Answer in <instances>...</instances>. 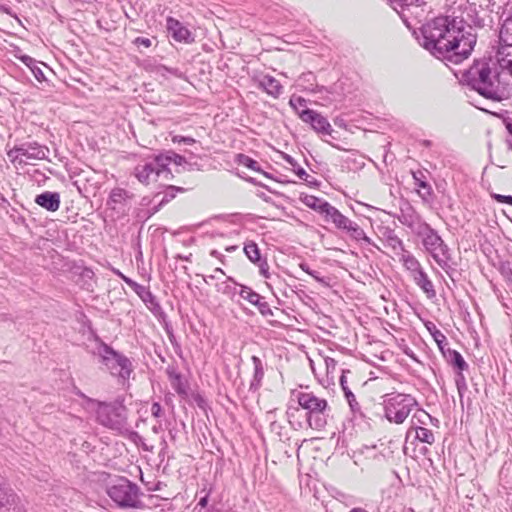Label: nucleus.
<instances>
[{
    "mask_svg": "<svg viewBox=\"0 0 512 512\" xmlns=\"http://www.w3.org/2000/svg\"><path fill=\"white\" fill-rule=\"evenodd\" d=\"M471 30L463 19L438 16L422 25L420 43L434 57L458 64L469 57L476 44Z\"/></svg>",
    "mask_w": 512,
    "mask_h": 512,
    "instance_id": "nucleus-1",
    "label": "nucleus"
},
{
    "mask_svg": "<svg viewBox=\"0 0 512 512\" xmlns=\"http://www.w3.org/2000/svg\"><path fill=\"white\" fill-rule=\"evenodd\" d=\"M467 81L473 90L487 99L502 101L511 96V88L502 80L501 73L492 71L486 63L471 67Z\"/></svg>",
    "mask_w": 512,
    "mask_h": 512,
    "instance_id": "nucleus-2",
    "label": "nucleus"
},
{
    "mask_svg": "<svg viewBox=\"0 0 512 512\" xmlns=\"http://www.w3.org/2000/svg\"><path fill=\"white\" fill-rule=\"evenodd\" d=\"M299 406L307 411V423L310 428L322 430L328 423L331 407L325 398L312 391L293 392Z\"/></svg>",
    "mask_w": 512,
    "mask_h": 512,
    "instance_id": "nucleus-3",
    "label": "nucleus"
},
{
    "mask_svg": "<svg viewBox=\"0 0 512 512\" xmlns=\"http://www.w3.org/2000/svg\"><path fill=\"white\" fill-rule=\"evenodd\" d=\"M384 416L390 423L402 424L418 405L410 394L391 392L382 396Z\"/></svg>",
    "mask_w": 512,
    "mask_h": 512,
    "instance_id": "nucleus-4",
    "label": "nucleus"
},
{
    "mask_svg": "<svg viewBox=\"0 0 512 512\" xmlns=\"http://www.w3.org/2000/svg\"><path fill=\"white\" fill-rule=\"evenodd\" d=\"M96 407V419L99 424L117 432L127 429V409L119 401L112 403L99 402L89 399Z\"/></svg>",
    "mask_w": 512,
    "mask_h": 512,
    "instance_id": "nucleus-5",
    "label": "nucleus"
},
{
    "mask_svg": "<svg viewBox=\"0 0 512 512\" xmlns=\"http://www.w3.org/2000/svg\"><path fill=\"white\" fill-rule=\"evenodd\" d=\"M94 354L100 358L102 364L105 365L113 376H117L123 381L130 377L132 364L123 354L116 352L105 343H100Z\"/></svg>",
    "mask_w": 512,
    "mask_h": 512,
    "instance_id": "nucleus-6",
    "label": "nucleus"
},
{
    "mask_svg": "<svg viewBox=\"0 0 512 512\" xmlns=\"http://www.w3.org/2000/svg\"><path fill=\"white\" fill-rule=\"evenodd\" d=\"M417 236L421 238L425 251L432 256L435 262L442 269L448 268L451 260L449 248L437 231L428 224Z\"/></svg>",
    "mask_w": 512,
    "mask_h": 512,
    "instance_id": "nucleus-7",
    "label": "nucleus"
},
{
    "mask_svg": "<svg viewBox=\"0 0 512 512\" xmlns=\"http://www.w3.org/2000/svg\"><path fill=\"white\" fill-rule=\"evenodd\" d=\"M107 493L109 497L120 507H141V501L139 500V487L126 478L117 479L115 483L108 487Z\"/></svg>",
    "mask_w": 512,
    "mask_h": 512,
    "instance_id": "nucleus-8",
    "label": "nucleus"
},
{
    "mask_svg": "<svg viewBox=\"0 0 512 512\" xmlns=\"http://www.w3.org/2000/svg\"><path fill=\"white\" fill-rule=\"evenodd\" d=\"M49 148L37 142H27L14 146L7 152L10 161L15 165H27L33 161L48 157Z\"/></svg>",
    "mask_w": 512,
    "mask_h": 512,
    "instance_id": "nucleus-9",
    "label": "nucleus"
},
{
    "mask_svg": "<svg viewBox=\"0 0 512 512\" xmlns=\"http://www.w3.org/2000/svg\"><path fill=\"white\" fill-rule=\"evenodd\" d=\"M162 160H159L156 156L153 159L143 161L134 168V175L139 182L149 185L152 182H156L162 175L167 176L170 171L163 169Z\"/></svg>",
    "mask_w": 512,
    "mask_h": 512,
    "instance_id": "nucleus-10",
    "label": "nucleus"
},
{
    "mask_svg": "<svg viewBox=\"0 0 512 512\" xmlns=\"http://www.w3.org/2000/svg\"><path fill=\"white\" fill-rule=\"evenodd\" d=\"M298 116L303 122L310 124L318 133L330 134L332 131L328 120L317 111L303 109L301 112H298Z\"/></svg>",
    "mask_w": 512,
    "mask_h": 512,
    "instance_id": "nucleus-11",
    "label": "nucleus"
},
{
    "mask_svg": "<svg viewBox=\"0 0 512 512\" xmlns=\"http://www.w3.org/2000/svg\"><path fill=\"white\" fill-rule=\"evenodd\" d=\"M166 28L174 41L185 43H192L194 41L191 31L179 20L173 17H168L166 19Z\"/></svg>",
    "mask_w": 512,
    "mask_h": 512,
    "instance_id": "nucleus-12",
    "label": "nucleus"
},
{
    "mask_svg": "<svg viewBox=\"0 0 512 512\" xmlns=\"http://www.w3.org/2000/svg\"><path fill=\"white\" fill-rule=\"evenodd\" d=\"M239 287L240 289L237 293L241 298L256 306L263 316L272 315V310L269 304L264 300V297L253 291L250 287L244 285H239Z\"/></svg>",
    "mask_w": 512,
    "mask_h": 512,
    "instance_id": "nucleus-13",
    "label": "nucleus"
},
{
    "mask_svg": "<svg viewBox=\"0 0 512 512\" xmlns=\"http://www.w3.org/2000/svg\"><path fill=\"white\" fill-rule=\"evenodd\" d=\"M0 508L6 512H24L19 496L5 486L0 490Z\"/></svg>",
    "mask_w": 512,
    "mask_h": 512,
    "instance_id": "nucleus-14",
    "label": "nucleus"
},
{
    "mask_svg": "<svg viewBox=\"0 0 512 512\" xmlns=\"http://www.w3.org/2000/svg\"><path fill=\"white\" fill-rule=\"evenodd\" d=\"M500 18L503 21L499 33L500 43L512 45V6L509 2L504 4Z\"/></svg>",
    "mask_w": 512,
    "mask_h": 512,
    "instance_id": "nucleus-15",
    "label": "nucleus"
},
{
    "mask_svg": "<svg viewBox=\"0 0 512 512\" xmlns=\"http://www.w3.org/2000/svg\"><path fill=\"white\" fill-rule=\"evenodd\" d=\"M35 203L50 212H55L60 207V195L57 192L45 191L36 196Z\"/></svg>",
    "mask_w": 512,
    "mask_h": 512,
    "instance_id": "nucleus-16",
    "label": "nucleus"
},
{
    "mask_svg": "<svg viewBox=\"0 0 512 512\" xmlns=\"http://www.w3.org/2000/svg\"><path fill=\"white\" fill-rule=\"evenodd\" d=\"M400 222L410 228L416 235L420 233L428 225L418 214H416L412 209L410 212L402 213L399 218Z\"/></svg>",
    "mask_w": 512,
    "mask_h": 512,
    "instance_id": "nucleus-17",
    "label": "nucleus"
},
{
    "mask_svg": "<svg viewBox=\"0 0 512 512\" xmlns=\"http://www.w3.org/2000/svg\"><path fill=\"white\" fill-rule=\"evenodd\" d=\"M324 220L332 222L337 229L346 230L349 224L352 222L349 218L344 216L336 207L330 205L325 215Z\"/></svg>",
    "mask_w": 512,
    "mask_h": 512,
    "instance_id": "nucleus-18",
    "label": "nucleus"
},
{
    "mask_svg": "<svg viewBox=\"0 0 512 512\" xmlns=\"http://www.w3.org/2000/svg\"><path fill=\"white\" fill-rule=\"evenodd\" d=\"M418 418V421L420 423H425L423 419L418 417L417 414H415L412 418V426L409 428L406 434V438H409L413 431H415V438L418 439L420 442L432 444L435 440L434 434L431 430L424 428V427H414V419Z\"/></svg>",
    "mask_w": 512,
    "mask_h": 512,
    "instance_id": "nucleus-19",
    "label": "nucleus"
},
{
    "mask_svg": "<svg viewBox=\"0 0 512 512\" xmlns=\"http://www.w3.org/2000/svg\"><path fill=\"white\" fill-rule=\"evenodd\" d=\"M413 280L423 290L429 299H432L436 296L434 285L423 269L413 275Z\"/></svg>",
    "mask_w": 512,
    "mask_h": 512,
    "instance_id": "nucleus-20",
    "label": "nucleus"
},
{
    "mask_svg": "<svg viewBox=\"0 0 512 512\" xmlns=\"http://www.w3.org/2000/svg\"><path fill=\"white\" fill-rule=\"evenodd\" d=\"M259 86L274 98H277L283 89L280 82L270 75L262 76L259 80Z\"/></svg>",
    "mask_w": 512,
    "mask_h": 512,
    "instance_id": "nucleus-21",
    "label": "nucleus"
},
{
    "mask_svg": "<svg viewBox=\"0 0 512 512\" xmlns=\"http://www.w3.org/2000/svg\"><path fill=\"white\" fill-rule=\"evenodd\" d=\"M303 202L306 206L317 211L322 216L325 215L326 211L328 210V208L331 205L329 202H327L321 198H318L316 196H313V195H306L304 197Z\"/></svg>",
    "mask_w": 512,
    "mask_h": 512,
    "instance_id": "nucleus-22",
    "label": "nucleus"
},
{
    "mask_svg": "<svg viewBox=\"0 0 512 512\" xmlns=\"http://www.w3.org/2000/svg\"><path fill=\"white\" fill-rule=\"evenodd\" d=\"M443 355L458 371L462 372L468 368L467 363L458 351L447 348L446 351H443Z\"/></svg>",
    "mask_w": 512,
    "mask_h": 512,
    "instance_id": "nucleus-23",
    "label": "nucleus"
},
{
    "mask_svg": "<svg viewBox=\"0 0 512 512\" xmlns=\"http://www.w3.org/2000/svg\"><path fill=\"white\" fill-rule=\"evenodd\" d=\"M398 257L404 267L412 273V276L422 269L419 261L409 251L402 252Z\"/></svg>",
    "mask_w": 512,
    "mask_h": 512,
    "instance_id": "nucleus-24",
    "label": "nucleus"
},
{
    "mask_svg": "<svg viewBox=\"0 0 512 512\" xmlns=\"http://www.w3.org/2000/svg\"><path fill=\"white\" fill-rule=\"evenodd\" d=\"M254 365V375L253 380L251 381V388H259L264 377V367L261 359L257 356H252L251 358Z\"/></svg>",
    "mask_w": 512,
    "mask_h": 512,
    "instance_id": "nucleus-25",
    "label": "nucleus"
},
{
    "mask_svg": "<svg viewBox=\"0 0 512 512\" xmlns=\"http://www.w3.org/2000/svg\"><path fill=\"white\" fill-rule=\"evenodd\" d=\"M422 177H423V174L421 172H418V173L413 172V178L415 181V185L418 188L423 190V192L418 190V194L423 200L427 201L432 195V188L426 181H424L422 179Z\"/></svg>",
    "mask_w": 512,
    "mask_h": 512,
    "instance_id": "nucleus-26",
    "label": "nucleus"
},
{
    "mask_svg": "<svg viewBox=\"0 0 512 512\" xmlns=\"http://www.w3.org/2000/svg\"><path fill=\"white\" fill-rule=\"evenodd\" d=\"M172 388L180 395H187V384L179 373H169Z\"/></svg>",
    "mask_w": 512,
    "mask_h": 512,
    "instance_id": "nucleus-27",
    "label": "nucleus"
},
{
    "mask_svg": "<svg viewBox=\"0 0 512 512\" xmlns=\"http://www.w3.org/2000/svg\"><path fill=\"white\" fill-rule=\"evenodd\" d=\"M345 231L354 240H357V241L363 240L368 244L372 243L371 239L365 234L364 230L362 228H360V226L353 221L349 224V226L347 227V229Z\"/></svg>",
    "mask_w": 512,
    "mask_h": 512,
    "instance_id": "nucleus-28",
    "label": "nucleus"
},
{
    "mask_svg": "<svg viewBox=\"0 0 512 512\" xmlns=\"http://www.w3.org/2000/svg\"><path fill=\"white\" fill-rule=\"evenodd\" d=\"M157 157L159 160H163L160 162L161 164H163V169H168L167 166L171 162H174L176 165H182V164L186 163V160L183 156H181L175 152H172V151H169L166 154L159 155Z\"/></svg>",
    "mask_w": 512,
    "mask_h": 512,
    "instance_id": "nucleus-29",
    "label": "nucleus"
},
{
    "mask_svg": "<svg viewBox=\"0 0 512 512\" xmlns=\"http://www.w3.org/2000/svg\"><path fill=\"white\" fill-rule=\"evenodd\" d=\"M283 159L292 167V170L301 180L310 183V181L308 180V178L310 177L309 174L302 167L299 166V164L293 157H291L288 154H283Z\"/></svg>",
    "mask_w": 512,
    "mask_h": 512,
    "instance_id": "nucleus-30",
    "label": "nucleus"
},
{
    "mask_svg": "<svg viewBox=\"0 0 512 512\" xmlns=\"http://www.w3.org/2000/svg\"><path fill=\"white\" fill-rule=\"evenodd\" d=\"M131 195H129L128 191L122 188H114L109 196V202L114 204H123L127 199H130Z\"/></svg>",
    "mask_w": 512,
    "mask_h": 512,
    "instance_id": "nucleus-31",
    "label": "nucleus"
},
{
    "mask_svg": "<svg viewBox=\"0 0 512 512\" xmlns=\"http://www.w3.org/2000/svg\"><path fill=\"white\" fill-rule=\"evenodd\" d=\"M244 252L251 262H253V263L260 262V260H261L260 250L256 243H254V242L246 243L244 246Z\"/></svg>",
    "mask_w": 512,
    "mask_h": 512,
    "instance_id": "nucleus-32",
    "label": "nucleus"
},
{
    "mask_svg": "<svg viewBox=\"0 0 512 512\" xmlns=\"http://www.w3.org/2000/svg\"><path fill=\"white\" fill-rule=\"evenodd\" d=\"M387 244L397 256H400L402 252L406 251L403 241L395 234H390L387 237Z\"/></svg>",
    "mask_w": 512,
    "mask_h": 512,
    "instance_id": "nucleus-33",
    "label": "nucleus"
},
{
    "mask_svg": "<svg viewBox=\"0 0 512 512\" xmlns=\"http://www.w3.org/2000/svg\"><path fill=\"white\" fill-rule=\"evenodd\" d=\"M235 161L253 171L262 172L257 161L253 160L245 154H237Z\"/></svg>",
    "mask_w": 512,
    "mask_h": 512,
    "instance_id": "nucleus-34",
    "label": "nucleus"
},
{
    "mask_svg": "<svg viewBox=\"0 0 512 512\" xmlns=\"http://www.w3.org/2000/svg\"><path fill=\"white\" fill-rule=\"evenodd\" d=\"M431 335L433 336V339L435 340V342L437 343L439 349L441 350V352L443 353V351H446L445 350V346L448 345L447 343V338L446 336L440 331L438 330L434 325H433V331H431Z\"/></svg>",
    "mask_w": 512,
    "mask_h": 512,
    "instance_id": "nucleus-35",
    "label": "nucleus"
},
{
    "mask_svg": "<svg viewBox=\"0 0 512 512\" xmlns=\"http://www.w3.org/2000/svg\"><path fill=\"white\" fill-rule=\"evenodd\" d=\"M306 99H304L301 96H291L289 100V105L292 107V109L298 114V112H301L303 109L306 108Z\"/></svg>",
    "mask_w": 512,
    "mask_h": 512,
    "instance_id": "nucleus-36",
    "label": "nucleus"
},
{
    "mask_svg": "<svg viewBox=\"0 0 512 512\" xmlns=\"http://www.w3.org/2000/svg\"><path fill=\"white\" fill-rule=\"evenodd\" d=\"M421 0H388L391 6L397 10L398 8H405L410 6H416L420 3Z\"/></svg>",
    "mask_w": 512,
    "mask_h": 512,
    "instance_id": "nucleus-37",
    "label": "nucleus"
},
{
    "mask_svg": "<svg viewBox=\"0 0 512 512\" xmlns=\"http://www.w3.org/2000/svg\"><path fill=\"white\" fill-rule=\"evenodd\" d=\"M135 291L138 293V295L142 298V300L144 302H151L152 303L154 301V296L145 287H143L141 285H136Z\"/></svg>",
    "mask_w": 512,
    "mask_h": 512,
    "instance_id": "nucleus-38",
    "label": "nucleus"
},
{
    "mask_svg": "<svg viewBox=\"0 0 512 512\" xmlns=\"http://www.w3.org/2000/svg\"><path fill=\"white\" fill-rule=\"evenodd\" d=\"M40 64L39 62L35 61L34 62V65H31V67H28L31 72L33 73L34 77L39 81V82H43L46 78H45V75H44V72L43 70L41 69L40 67Z\"/></svg>",
    "mask_w": 512,
    "mask_h": 512,
    "instance_id": "nucleus-39",
    "label": "nucleus"
},
{
    "mask_svg": "<svg viewBox=\"0 0 512 512\" xmlns=\"http://www.w3.org/2000/svg\"><path fill=\"white\" fill-rule=\"evenodd\" d=\"M345 398L351 408V410L356 413V412H359L360 411V405L359 403L357 402L356 400V397L355 395L351 392V391H347L346 392V395H345Z\"/></svg>",
    "mask_w": 512,
    "mask_h": 512,
    "instance_id": "nucleus-40",
    "label": "nucleus"
},
{
    "mask_svg": "<svg viewBox=\"0 0 512 512\" xmlns=\"http://www.w3.org/2000/svg\"><path fill=\"white\" fill-rule=\"evenodd\" d=\"M299 267L301 268L302 271L312 276L318 282H323V279L319 276V273L317 271L311 270L307 263H300Z\"/></svg>",
    "mask_w": 512,
    "mask_h": 512,
    "instance_id": "nucleus-41",
    "label": "nucleus"
},
{
    "mask_svg": "<svg viewBox=\"0 0 512 512\" xmlns=\"http://www.w3.org/2000/svg\"><path fill=\"white\" fill-rule=\"evenodd\" d=\"M172 142L175 143V144H187V145H192L194 144L196 141L194 138H191V137H185V136H180V135H175L172 137Z\"/></svg>",
    "mask_w": 512,
    "mask_h": 512,
    "instance_id": "nucleus-42",
    "label": "nucleus"
},
{
    "mask_svg": "<svg viewBox=\"0 0 512 512\" xmlns=\"http://www.w3.org/2000/svg\"><path fill=\"white\" fill-rule=\"evenodd\" d=\"M158 72H159L162 76H164V77H166V76H167V74H171V75H173V76H175V77H178V78H180V77L182 76V73H181L178 69L167 68V67H165V66H163V67L159 68V69H158Z\"/></svg>",
    "mask_w": 512,
    "mask_h": 512,
    "instance_id": "nucleus-43",
    "label": "nucleus"
},
{
    "mask_svg": "<svg viewBox=\"0 0 512 512\" xmlns=\"http://www.w3.org/2000/svg\"><path fill=\"white\" fill-rule=\"evenodd\" d=\"M180 188H176L175 186H170L165 193L164 197L161 199L160 204H163L165 202L170 201L172 198L175 197V192L179 191Z\"/></svg>",
    "mask_w": 512,
    "mask_h": 512,
    "instance_id": "nucleus-44",
    "label": "nucleus"
},
{
    "mask_svg": "<svg viewBox=\"0 0 512 512\" xmlns=\"http://www.w3.org/2000/svg\"><path fill=\"white\" fill-rule=\"evenodd\" d=\"M18 59L27 67H31V65H34V62L36 61L34 58L28 55H20L18 56Z\"/></svg>",
    "mask_w": 512,
    "mask_h": 512,
    "instance_id": "nucleus-45",
    "label": "nucleus"
},
{
    "mask_svg": "<svg viewBox=\"0 0 512 512\" xmlns=\"http://www.w3.org/2000/svg\"><path fill=\"white\" fill-rule=\"evenodd\" d=\"M151 414L154 417H156V418L161 416V414H162V407H161V405L158 402H155V403L152 404V406H151Z\"/></svg>",
    "mask_w": 512,
    "mask_h": 512,
    "instance_id": "nucleus-46",
    "label": "nucleus"
},
{
    "mask_svg": "<svg viewBox=\"0 0 512 512\" xmlns=\"http://www.w3.org/2000/svg\"><path fill=\"white\" fill-rule=\"evenodd\" d=\"M456 385H457V388H458V391L459 393H461V389L462 388H465L466 387V384H465V378L464 376L462 375V372L459 371L458 375H457V378H456Z\"/></svg>",
    "mask_w": 512,
    "mask_h": 512,
    "instance_id": "nucleus-47",
    "label": "nucleus"
},
{
    "mask_svg": "<svg viewBox=\"0 0 512 512\" xmlns=\"http://www.w3.org/2000/svg\"><path fill=\"white\" fill-rule=\"evenodd\" d=\"M259 263V270H260V273L264 276V277H268V270H269V265L266 261H261L258 262Z\"/></svg>",
    "mask_w": 512,
    "mask_h": 512,
    "instance_id": "nucleus-48",
    "label": "nucleus"
},
{
    "mask_svg": "<svg viewBox=\"0 0 512 512\" xmlns=\"http://www.w3.org/2000/svg\"><path fill=\"white\" fill-rule=\"evenodd\" d=\"M336 364L337 363H336V361L333 358L327 357L325 359V365H326V368H327V372L335 370Z\"/></svg>",
    "mask_w": 512,
    "mask_h": 512,
    "instance_id": "nucleus-49",
    "label": "nucleus"
},
{
    "mask_svg": "<svg viewBox=\"0 0 512 512\" xmlns=\"http://www.w3.org/2000/svg\"><path fill=\"white\" fill-rule=\"evenodd\" d=\"M136 44L142 45L144 47H150L151 46V40L144 37H138L135 40Z\"/></svg>",
    "mask_w": 512,
    "mask_h": 512,
    "instance_id": "nucleus-50",
    "label": "nucleus"
},
{
    "mask_svg": "<svg viewBox=\"0 0 512 512\" xmlns=\"http://www.w3.org/2000/svg\"><path fill=\"white\" fill-rule=\"evenodd\" d=\"M340 385H341V388H342V390L344 392V395H346V392L350 391V389L347 386V380H346V377L344 375H342L340 377Z\"/></svg>",
    "mask_w": 512,
    "mask_h": 512,
    "instance_id": "nucleus-51",
    "label": "nucleus"
},
{
    "mask_svg": "<svg viewBox=\"0 0 512 512\" xmlns=\"http://www.w3.org/2000/svg\"><path fill=\"white\" fill-rule=\"evenodd\" d=\"M124 281L125 283H127L130 287H135L136 288V285H138L136 282L132 281L130 278L124 276L122 273L118 272L117 273Z\"/></svg>",
    "mask_w": 512,
    "mask_h": 512,
    "instance_id": "nucleus-52",
    "label": "nucleus"
},
{
    "mask_svg": "<svg viewBox=\"0 0 512 512\" xmlns=\"http://www.w3.org/2000/svg\"><path fill=\"white\" fill-rule=\"evenodd\" d=\"M492 197L500 203H506L507 195L493 194Z\"/></svg>",
    "mask_w": 512,
    "mask_h": 512,
    "instance_id": "nucleus-53",
    "label": "nucleus"
},
{
    "mask_svg": "<svg viewBox=\"0 0 512 512\" xmlns=\"http://www.w3.org/2000/svg\"><path fill=\"white\" fill-rule=\"evenodd\" d=\"M506 128L510 133V138L508 140H512V117L509 118V121L506 122Z\"/></svg>",
    "mask_w": 512,
    "mask_h": 512,
    "instance_id": "nucleus-54",
    "label": "nucleus"
},
{
    "mask_svg": "<svg viewBox=\"0 0 512 512\" xmlns=\"http://www.w3.org/2000/svg\"><path fill=\"white\" fill-rule=\"evenodd\" d=\"M257 196L262 198L265 202H270V197H268L265 193H258Z\"/></svg>",
    "mask_w": 512,
    "mask_h": 512,
    "instance_id": "nucleus-55",
    "label": "nucleus"
},
{
    "mask_svg": "<svg viewBox=\"0 0 512 512\" xmlns=\"http://www.w3.org/2000/svg\"><path fill=\"white\" fill-rule=\"evenodd\" d=\"M198 505H200L201 507H205L207 505V497L201 498Z\"/></svg>",
    "mask_w": 512,
    "mask_h": 512,
    "instance_id": "nucleus-56",
    "label": "nucleus"
},
{
    "mask_svg": "<svg viewBox=\"0 0 512 512\" xmlns=\"http://www.w3.org/2000/svg\"><path fill=\"white\" fill-rule=\"evenodd\" d=\"M349 512H368L363 508H353Z\"/></svg>",
    "mask_w": 512,
    "mask_h": 512,
    "instance_id": "nucleus-57",
    "label": "nucleus"
},
{
    "mask_svg": "<svg viewBox=\"0 0 512 512\" xmlns=\"http://www.w3.org/2000/svg\"><path fill=\"white\" fill-rule=\"evenodd\" d=\"M210 254L212 256H214V257H217V258L222 256L217 250H212Z\"/></svg>",
    "mask_w": 512,
    "mask_h": 512,
    "instance_id": "nucleus-58",
    "label": "nucleus"
},
{
    "mask_svg": "<svg viewBox=\"0 0 512 512\" xmlns=\"http://www.w3.org/2000/svg\"><path fill=\"white\" fill-rule=\"evenodd\" d=\"M420 416L424 417V418H431L430 415L428 413H426L425 411H421V414Z\"/></svg>",
    "mask_w": 512,
    "mask_h": 512,
    "instance_id": "nucleus-59",
    "label": "nucleus"
},
{
    "mask_svg": "<svg viewBox=\"0 0 512 512\" xmlns=\"http://www.w3.org/2000/svg\"><path fill=\"white\" fill-rule=\"evenodd\" d=\"M506 203L512 205V196L507 195Z\"/></svg>",
    "mask_w": 512,
    "mask_h": 512,
    "instance_id": "nucleus-60",
    "label": "nucleus"
},
{
    "mask_svg": "<svg viewBox=\"0 0 512 512\" xmlns=\"http://www.w3.org/2000/svg\"><path fill=\"white\" fill-rule=\"evenodd\" d=\"M4 487V478L0 475V490Z\"/></svg>",
    "mask_w": 512,
    "mask_h": 512,
    "instance_id": "nucleus-61",
    "label": "nucleus"
},
{
    "mask_svg": "<svg viewBox=\"0 0 512 512\" xmlns=\"http://www.w3.org/2000/svg\"><path fill=\"white\" fill-rule=\"evenodd\" d=\"M215 272H219V273H221V274H224V272H223V270H222L221 268H216V269H215Z\"/></svg>",
    "mask_w": 512,
    "mask_h": 512,
    "instance_id": "nucleus-62",
    "label": "nucleus"
},
{
    "mask_svg": "<svg viewBox=\"0 0 512 512\" xmlns=\"http://www.w3.org/2000/svg\"><path fill=\"white\" fill-rule=\"evenodd\" d=\"M249 181L253 184H257V182L253 178H250Z\"/></svg>",
    "mask_w": 512,
    "mask_h": 512,
    "instance_id": "nucleus-63",
    "label": "nucleus"
},
{
    "mask_svg": "<svg viewBox=\"0 0 512 512\" xmlns=\"http://www.w3.org/2000/svg\"><path fill=\"white\" fill-rule=\"evenodd\" d=\"M509 146L512 148V140H507Z\"/></svg>",
    "mask_w": 512,
    "mask_h": 512,
    "instance_id": "nucleus-64",
    "label": "nucleus"
}]
</instances>
